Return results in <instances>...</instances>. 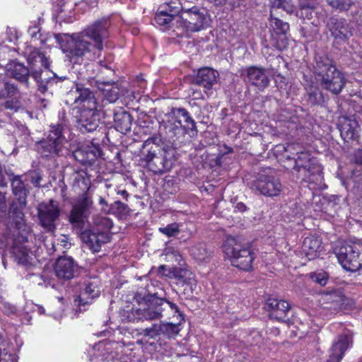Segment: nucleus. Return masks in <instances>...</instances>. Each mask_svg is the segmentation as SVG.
Instances as JSON below:
<instances>
[{
    "label": "nucleus",
    "instance_id": "nucleus-1",
    "mask_svg": "<svg viewBox=\"0 0 362 362\" xmlns=\"http://www.w3.org/2000/svg\"><path fill=\"white\" fill-rule=\"evenodd\" d=\"M109 26L108 19L103 18L78 34L66 35L60 43L66 57L74 64L82 62L84 58L94 59L103 49V40L108 37Z\"/></svg>",
    "mask_w": 362,
    "mask_h": 362
},
{
    "label": "nucleus",
    "instance_id": "nucleus-2",
    "mask_svg": "<svg viewBox=\"0 0 362 362\" xmlns=\"http://www.w3.org/2000/svg\"><path fill=\"white\" fill-rule=\"evenodd\" d=\"M223 252L234 267L245 271L252 267V262L256 257L251 244L239 238H228L223 245Z\"/></svg>",
    "mask_w": 362,
    "mask_h": 362
},
{
    "label": "nucleus",
    "instance_id": "nucleus-3",
    "mask_svg": "<svg viewBox=\"0 0 362 362\" xmlns=\"http://www.w3.org/2000/svg\"><path fill=\"white\" fill-rule=\"evenodd\" d=\"M175 153L173 149L151 147L146 153H143L139 164L156 174H162L173 168L175 162Z\"/></svg>",
    "mask_w": 362,
    "mask_h": 362
},
{
    "label": "nucleus",
    "instance_id": "nucleus-4",
    "mask_svg": "<svg viewBox=\"0 0 362 362\" xmlns=\"http://www.w3.org/2000/svg\"><path fill=\"white\" fill-rule=\"evenodd\" d=\"M315 75L317 82L322 88L334 94L339 93L345 85L343 74L329 63L317 62L315 67Z\"/></svg>",
    "mask_w": 362,
    "mask_h": 362
},
{
    "label": "nucleus",
    "instance_id": "nucleus-5",
    "mask_svg": "<svg viewBox=\"0 0 362 362\" xmlns=\"http://www.w3.org/2000/svg\"><path fill=\"white\" fill-rule=\"evenodd\" d=\"M334 253L339 262L347 271L356 272L362 269V243L349 241L337 245Z\"/></svg>",
    "mask_w": 362,
    "mask_h": 362
},
{
    "label": "nucleus",
    "instance_id": "nucleus-6",
    "mask_svg": "<svg viewBox=\"0 0 362 362\" xmlns=\"http://www.w3.org/2000/svg\"><path fill=\"white\" fill-rule=\"evenodd\" d=\"M180 118H183L185 131L193 130L195 129V122L189 116L188 112L184 108H175L165 115L163 119L165 129L173 134L180 133L181 130Z\"/></svg>",
    "mask_w": 362,
    "mask_h": 362
},
{
    "label": "nucleus",
    "instance_id": "nucleus-7",
    "mask_svg": "<svg viewBox=\"0 0 362 362\" xmlns=\"http://www.w3.org/2000/svg\"><path fill=\"white\" fill-rule=\"evenodd\" d=\"M68 104H76L80 110L83 109L97 110L98 103L92 92L82 85L76 84L75 90H70L66 95Z\"/></svg>",
    "mask_w": 362,
    "mask_h": 362
},
{
    "label": "nucleus",
    "instance_id": "nucleus-8",
    "mask_svg": "<svg viewBox=\"0 0 362 362\" xmlns=\"http://www.w3.org/2000/svg\"><path fill=\"white\" fill-rule=\"evenodd\" d=\"M165 299L155 296H147L144 298L143 308H139L136 312L141 318L146 320H158L162 317L165 309Z\"/></svg>",
    "mask_w": 362,
    "mask_h": 362
},
{
    "label": "nucleus",
    "instance_id": "nucleus-9",
    "mask_svg": "<svg viewBox=\"0 0 362 362\" xmlns=\"http://www.w3.org/2000/svg\"><path fill=\"white\" fill-rule=\"evenodd\" d=\"M47 140L42 143V153L45 156L59 155L62 151L65 138L62 134L61 124L52 125Z\"/></svg>",
    "mask_w": 362,
    "mask_h": 362
},
{
    "label": "nucleus",
    "instance_id": "nucleus-10",
    "mask_svg": "<svg viewBox=\"0 0 362 362\" xmlns=\"http://www.w3.org/2000/svg\"><path fill=\"white\" fill-rule=\"evenodd\" d=\"M82 242L93 252H99L101 246L110 240V235L105 231L90 227L81 233Z\"/></svg>",
    "mask_w": 362,
    "mask_h": 362
},
{
    "label": "nucleus",
    "instance_id": "nucleus-11",
    "mask_svg": "<svg viewBox=\"0 0 362 362\" xmlns=\"http://www.w3.org/2000/svg\"><path fill=\"white\" fill-rule=\"evenodd\" d=\"M92 201L86 194H83L77 204L73 207L69 216V221L76 228H82L88 216V208Z\"/></svg>",
    "mask_w": 362,
    "mask_h": 362
},
{
    "label": "nucleus",
    "instance_id": "nucleus-12",
    "mask_svg": "<svg viewBox=\"0 0 362 362\" xmlns=\"http://www.w3.org/2000/svg\"><path fill=\"white\" fill-rule=\"evenodd\" d=\"M59 211L54 202L50 200L48 204H42L38 208V216L42 226L47 231L55 229V221L58 218Z\"/></svg>",
    "mask_w": 362,
    "mask_h": 362
},
{
    "label": "nucleus",
    "instance_id": "nucleus-13",
    "mask_svg": "<svg viewBox=\"0 0 362 362\" xmlns=\"http://www.w3.org/2000/svg\"><path fill=\"white\" fill-rule=\"evenodd\" d=\"M269 25L275 33V35L272 34L274 45L280 50L285 49L288 46V40L286 37V33L289 29V25L287 23L274 17L273 10H272Z\"/></svg>",
    "mask_w": 362,
    "mask_h": 362
},
{
    "label": "nucleus",
    "instance_id": "nucleus-14",
    "mask_svg": "<svg viewBox=\"0 0 362 362\" xmlns=\"http://www.w3.org/2000/svg\"><path fill=\"white\" fill-rule=\"evenodd\" d=\"M253 187L259 194L269 197L277 196L281 191V185L279 180L267 175H261L253 185Z\"/></svg>",
    "mask_w": 362,
    "mask_h": 362
},
{
    "label": "nucleus",
    "instance_id": "nucleus-15",
    "mask_svg": "<svg viewBox=\"0 0 362 362\" xmlns=\"http://www.w3.org/2000/svg\"><path fill=\"white\" fill-rule=\"evenodd\" d=\"M338 128L341 138L345 142L357 141L358 135V124L355 116L351 117L341 116L338 119Z\"/></svg>",
    "mask_w": 362,
    "mask_h": 362
},
{
    "label": "nucleus",
    "instance_id": "nucleus-16",
    "mask_svg": "<svg viewBox=\"0 0 362 362\" xmlns=\"http://www.w3.org/2000/svg\"><path fill=\"white\" fill-rule=\"evenodd\" d=\"M184 27L187 31L198 32L204 28L207 24V17L204 12L197 7L185 16H180Z\"/></svg>",
    "mask_w": 362,
    "mask_h": 362
},
{
    "label": "nucleus",
    "instance_id": "nucleus-17",
    "mask_svg": "<svg viewBox=\"0 0 362 362\" xmlns=\"http://www.w3.org/2000/svg\"><path fill=\"white\" fill-rule=\"evenodd\" d=\"M328 28L332 35L339 42H344L352 35V27L342 18H331Z\"/></svg>",
    "mask_w": 362,
    "mask_h": 362
},
{
    "label": "nucleus",
    "instance_id": "nucleus-18",
    "mask_svg": "<svg viewBox=\"0 0 362 362\" xmlns=\"http://www.w3.org/2000/svg\"><path fill=\"white\" fill-rule=\"evenodd\" d=\"M245 79L247 82L256 86L259 90L267 88L269 83V79L266 74V70L262 67L250 66L244 69Z\"/></svg>",
    "mask_w": 362,
    "mask_h": 362
},
{
    "label": "nucleus",
    "instance_id": "nucleus-19",
    "mask_svg": "<svg viewBox=\"0 0 362 362\" xmlns=\"http://www.w3.org/2000/svg\"><path fill=\"white\" fill-rule=\"evenodd\" d=\"M219 74L216 70L204 67L198 71L197 76L194 79V83L204 88V92L209 96V91L217 83Z\"/></svg>",
    "mask_w": 362,
    "mask_h": 362
},
{
    "label": "nucleus",
    "instance_id": "nucleus-20",
    "mask_svg": "<svg viewBox=\"0 0 362 362\" xmlns=\"http://www.w3.org/2000/svg\"><path fill=\"white\" fill-rule=\"evenodd\" d=\"M76 264L71 257H60L56 262L54 272L59 279L69 280L74 277Z\"/></svg>",
    "mask_w": 362,
    "mask_h": 362
},
{
    "label": "nucleus",
    "instance_id": "nucleus-21",
    "mask_svg": "<svg viewBox=\"0 0 362 362\" xmlns=\"http://www.w3.org/2000/svg\"><path fill=\"white\" fill-rule=\"evenodd\" d=\"M78 124L81 131L93 132L99 124V116L97 110L83 109L79 111Z\"/></svg>",
    "mask_w": 362,
    "mask_h": 362
},
{
    "label": "nucleus",
    "instance_id": "nucleus-22",
    "mask_svg": "<svg viewBox=\"0 0 362 362\" xmlns=\"http://www.w3.org/2000/svg\"><path fill=\"white\" fill-rule=\"evenodd\" d=\"M101 151L98 146L92 143L82 145L74 152V156L83 164H90L100 156Z\"/></svg>",
    "mask_w": 362,
    "mask_h": 362
},
{
    "label": "nucleus",
    "instance_id": "nucleus-23",
    "mask_svg": "<svg viewBox=\"0 0 362 362\" xmlns=\"http://www.w3.org/2000/svg\"><path fill=\"white\" fill-rule=\"evenodd\" d=\"M351 343V337L349 335L345 334L338 336L330 349L329 358L327 362H340Z\"/></svg>",
    "mask_w": 362,
    "mask_h": 362
},
{
    "label": "nucleus",
    "instance_id": "nucleus-24",
    "mask_svg": "<svg viewBox=\"0 0 362 362\" xmlns=\"http://www.w3.org/2000/svg\"><path fill=\"white\" fill-rule=\"evenodd\" d=\"M304 163L308 165V167L298 168V173H299V176L301 177L303 180L308 182H314L320 180L322 177V168L318 164L317 160L315 158L311 157L308 153V160H305Z\"/></svg>",
    "mask_w": 362,
    "mask_h": 362
},
{
    "label": "nucleus",
    "instance_id": "nucleus-25",
    "mask_svg": "<svg viewBox=\"0 0 362 362\" xmlns=\"http://www.w3.org/2000/svg\"><path fill=\"white\" fill-rule=\"evenodd\" d=\"M266 305L270 311V317L279 321L285 320L290 308L288 302L276 298H269Z\"/></svg>",
    "mask_w": 362,
    "mask_h": 362
},
{
    "label": "nucleus",
    "instance_id": "nucleus-26",
    "mask_svg": "<svg viewBox=\"0 0 362 362\" xmlns=\"http://www.w3.org/2000/svg\"><path fill=\"white\" fill-rule=\"evenodd\" d=\"M100 292L96 279L86 282L83 288L78 296V300H76L75 302L78 303L77 305L78 307L90 304L93 299L99 296Z\"/></svg>",
    "mask_w": 362,
    "mask_h": 362
},
{
    "label": "nucleus",
    "instance_id": "nucleus-27",
    "mask_svg": "<svg viewBox=\"0 0 362 362\" xmlns=\"http://www.w3.org/2000/svg\"><path fill=\"white\" fill-rule=\"evenodd\" d=\"M322 248V240L313 235L305 238L302 245L303 252L309 260L317 257Z\"/></svg>",
    "mask_w": 362,
    "mask_h": 362
},
{
    "label": "nucleus",
    "instance_id": "nucleus-28",
    "mask_svg": "<svg viewBox=\"0 0 362 362\" xmlns=\"http://www.w3.org/2000/svg\"><path fill=\"white\" fill-rule=\"evenodd\" d=\"M5 71L7 75L11 76L15 79L22 83L28 82L29 71L23 64L12 61L6 64Z\"/></svg>",
    "mask_w": 362,
    "mask_h": 362
},
{
    "label": "nucleus",
    "instance_id": "nucleus-29",
    "mask_svg": "<svg viewBox=\"0 0 362 362\" xmlns=\"http://www.w3.org/2000/svg\"><path fill=\"white\" fill-rule=\"evenodd\" d=\"M114 122L116 129L126 134L131 130L132 119L131 115L123 110H119L115 113Z\"/></svg>",
    "mask_w": 362,
    "mask_h": 362
},
{
    "label": "nucleus",
    "instance_id": "nucleus-30",
    "mask_svg": "<svg viewBox=\"0 0 362 362\" xmlns=\"http://www.w3.org/2000/svg\"><path fill=\"white\" fill-rule=\"evenodd\" d=\"M191 256L199 263L208 262L211 257V251L204 243L193 245L190 250Z\"/></svg>",
    "mask_w": 362,
    "mask_h": 362
},
{
    "label": "nucleus",
    "instance_id": "nucleus-31",
    "mask_svg": "<svg viewBox=\"0 0 362 362\" xmlns=\"http://www.w3.org/2000/svg\"><path fill=\"white\" fill-rule=\"evenodd\" d=\"M12 253L18 264H27L32 259V253L24 245H15L12 249Z\"/></svg>",
    "mask_w": 362,
    "mask_h": 362
},
{
    "label": "nucleus",
    "instance_id": "nucleus-32",
    "mask_svg": "<svg viewBox=\"0 0 362 362\" xmlns=\"http://www.w3.org/2000/svg\"><path fill=\"white\" fill-rule=\"evenodd\" d=\"M9 344L0 334V362H18V356L8 349Z\"/></svg>",
    "mask_w": 362,
    "mask_h": 362
},
{
    "label": "nucleus",
    "instance_id": "nucleus-33",
    "mask_svg": "<svg viewBox=\"0 0 362 362\" xmlns=\"http://www.w3.org/2000/svg\"><path fill=\"white\" fill-rule=\"evenodd\" d=\"M26 54H28V62L30 64H35L39 60L42 66L46 69L49 68V59L40 53L37 49L28 47L26 49Z\"/></svg>",
    "mask_w": 362,
    "mask_h": 362
},
{
    "label": "nucleus",
    "instance_id": "nucleus-34",
    "mask_svg": "<svg viewBox=\"0 0 362 362\" xmlns=\"http://www.w3.org/2000/svg\"><path fill=\"white\" fill-rule=\"evenodd\" d=\"M317 3L315 0H310L308 2L302 1L300 4V8L298 11V16L310 20L315 15V9Z\"/></svg>",
    "mask_w": 362,
    "mask_h": 362
},
{
    "label": "nucleus",
    "instance_id": "nucleus-35",
    "mask_svg": "<svg viewBox=\"0 0 362 362\" xmlns=\"http://www.w3.org/2000/svg\"><path fill=\"white\" fill-rule=\"evenodd\" d=\"M113 223L110 218L106 216L96 215L93 217V226L90 227L98 228L100 231L108 233Z\"/></svg>",
    "mask_w": 362,
    "mask_h": 362
},
{
    "label": "nucleus",
    "instance_id": "nucleus-36",
    "mask_svg": "<svg viewBox=\"0 0 362 362\" xmlns=\"http://www.w3.org/2000/svg\"><path fill=\"white\" fill-rule=\"evenodd\" d=\"M105 88H99L103 91L105 98L110 103H115L119 98V88L117 86H111L108 83L104 84Z\"/></svg>",
    "mask_w": 362,
    "mask_h": 362
},
{
    "label": "nucleus",
    "instance_id": "nucleus-37",
    "mask_svg": "<svg viewBox=\"0 0 362 362\" xmlns=\"http://www.w3.org/2000/svg\"><path fill=\"white\" fill-rule=\"evenodd\" d=\"M13 192L16 196L18 197V199H25V189L24 184L21 181L19 177L13 178L11 182Z\"/></svg>",
    "mask_w": 362,
    "mask_h": 362
},
{
    "label": "nucleus",
    "instance_id": "nucleus-38",
    "mask_svg": "<svg viewBox=\"0 0 362 362\" xmlns=\"http://www.w3.org/2000/svg\"><path fill=\"white\" fill-rule=\"evenodd\" d=\"M173 18L172 14H170L167 10H160L155 16V21L160 25H168Z\"/></svg>",
    "mask_w": 362,
    "mask_h": 362
},
{
    "label": "nucleus",
    "instance_id": "nucleus-39",
    "mask_svg": "<svg viewBox=\"0 0 362 362\" xmlns=\"http://www.w3.org/2000/svg\"><path fill=\"white\" fill-rule=\"evenodd\" d=\"M180 332L178 325L172 323H161V334L173 337Z\"/></svg>",
    "mask_w": 362,
    "mask_h": 362
},
{
    "label": "nucleus",
    "instance_id": "nucleus-40",
    "mask_svg": "<svg viewBox=\"0 0 362 362\" xmlns=\"http://www.w3.org/2000/svg\"><path fill=\"white\" fill-rule=\"evenodd\" d=\"M52 245L54 251L61 250L64 252V250L68 249L71 246V243L67 235H61L57 239V243H52Z\"/></svg>",
    "mask_w": 362,
    "mask_h": 362
},
{
    "label": "nucleus",
    "instance_id": "nucleus-41",
    "mask_svg": "<svg viewBox=\"0 0 362 362\" xmlns=\"http://www.w3.org/2000/svg\"><path fill=\"white\" fill-rule=\"evenodd\" d=\"M325 300L339 305L343 301L344 296L340 291H332L325 294Z\"/></svg>",
    "mask_w": 362,
    "mask_h": 362
},
{
    "label": "nucleus",
    "instance_id": "nucleus-42",
    "mask_svg": "<svg viewBox=\"0 0 362 362\" xmlns=\"http://www.w3.org/2000/svg\"><path fill=\"white\" fill-rule=\"evenodd\" d=\"M311 279L320 284V286H325L327 284L329 279V275L324 271H318L310 274Z\"/></svg>",
    "mask_w": 362,
    "mask_h": 362
},
{
    "label": "nucleus",
    "instance_id": "nucleus-43",
    "mask_svg": "<svg viewBox=\"0 0 362 362\" xmlns=\"http://www.w3.org/2000/svg\"><path fill=\"white\" fill-rule=\"evenodd\" d=\"M328 4L339 10H348L354 4L352 0H327Z\"/></svg>",
    "mask_w": 362,
    "mask_h": 362
},
{
    "label": "nucleus",
    "instance_id": "nucleus-44",
    "mask_svg": "<svg viewBox=\"0 0 362 362\" xmlns=\"http://www.w3.org/2000/svg\"><path fill=\"white\" fill-rule=\"evenodd\" d=\"M142 334L151 339L156 337L161 334V323L154 324L152 327L143 329Z\"/></svg>",
    "mask_w": 362,
    "mask_h": 362
},
{
    "label": "nucleus",
    "instance_id": "nucleus-45",
    "mask_svg": "<svg viewBox=\"0 0 362 362\" xmlns=\"http://www.w3.org/2000/svg\"><path fill=\"white\" fill-rule=\"evenodd\" d=\"M296 157L293 158L295 162L294 168L298 171L299 168H307L308 165L304 163V160H308V152H300L297 153Z\"/></svg>",
    "mask_w": 362,
    "mask_h": 362
},
{
    "label": "nucleus",
    "instance_id": "nucleus-46",
    "mask_svg": "<svg viewBox=\"0 0 362 362\" xmlns=\"http://www.w3.org/2000/svg\"><path fill=\"white\" fill-rule=\"evenodd\" d=\"M269 1L272 5V9L281 8L287 12L292 10L290 0H269Z\"/></svg>",
    "mask_w": 362,
    "mask_h": 362
},
{
    "label": "nucleus",
    "instance_id": "nucleus-47",
    "mask_svg": "<svg viewBox=\"0 0 362 362\" xmlns=\"http://www.w3.org/2000/svg\"><path fill=\"white\" fill-rule=\"evenodd\" d=\"M159 230L168 237H173L178 234L180 230L176 223L170 224L164 228H160Z\"/></svg>",
    "mask_w": 362,
    "mask_h": 362
},
{
    "label": "nucleus",
    "instance_id": "nucleus-48",
    "mask_svg": "<svg viewBox=\"0 0 362 362\" xmlns=\"http://www.w3.org/2000/svg\"><path fill=\"white\" fill-rule=\"evenodd\" d=\"M164 255L166 256V258L168 259V261H173L180 262V260L181 259V256L180 253L175 250L173 248L171 247H167L165 248L164 251Z\"/></svg>",
    "mask_w": 362,
    "mask_h": 362
},
{
    "label": "nucleus",
    "instance_id": "nucleus-49",
    "mask_svg": "<svg viewBox=\"0 0 362 362\" xmlns=\"http://www.w3.org/2000/svg\"><path fill=\"white\" fill-rule=\"evenodd\" d=\"M180 8V16L187 15V13L192 11L194 8L197 6H191V3L187 0H180L179 1Z\"/></svg>",
    "mask_w": 362,
    "mask_h": 362
},
{
    "label": "nucleus",
    "instance_id": "nucleus-50",
    "mask_svg": "<svg viewBox=\"0 0 362 362\" xmlns=\"http://www.w3.org/2000/svg\"><path fill=\"white\" fill-rule=\"evenodd\" d=\"M322 94L315 90L314 92H311L308 93V102L312 105L320 104L322 102Z\"/></svg>",
    "mask_w": 362,
    "mask_h": 362
},
{
    "label": "nucleus",
    "instance_id": "nucleus-51",
    "mask_svg": "<svg viewBox=\"0 0 362 362\" xmlns=\"http://www.w3.org/2000/svg\"><path fill=\"white\" fill-rule=\"evenodd\" d=\"M167 6H168V8H166L164 10H167L170 14H172L173 17H174L175 15L180 13L179 3L172 1L170 4H168Z\"/></svg>",
    "mask_w": 362,
    "mask_h": 362
},
{
    "label": "nucleus",
    "instance_id": "nucleus-52",
    "mask_svg": "<svg viewBox=\"0 0 362 362\" xmlns=\"http://www.w3.org/2000/svg\"><path fill=\"white\" fill-rule=\"evenodd\" d=\"M6 212V197L0 192V216H4Z\"/></svg>",
    "mask_w": 362,
    "mask_h": 362
},
{
    "label": "nucleus",
    "instance_id": "nucleus-53",
    "mask_svg": "<svg viewBox=\"0 0 362 362\" xmlns=\"http://www.w3.org/2000/svg\"><path fill=\"white\" fill-rule=\"evenodd\" d=\"M4 88L6 90L7 95H14L17 92V88L12 83L6 82L4 83Z\"/></svg>",
    "mask_w": 362,
    "mask_h": 362
},
{
    "label": "nucleus",
    "instance_id": "nucleus-54",
    "mask_svg": "<svg viewBox=\"0 0 362 362\" xmlns=\"http://www.w3.org/2000/svg\"><path fill=\"white\" fill-rule=\"evenodd\" d=\"M5 107L8 110L16 111L19 107V104L17 101H7L5 103Z\"/></svg>",
    "mask_w": 362,
    "mask_h": 362
},
{
    "label": "nucleus",
    "instance_id": "nucleus-55",
    "mask_svg": "<svg viewBox=\"0 0 362 362\" xmlns=\"http://www.w3.org/2000/svg\"><path fill=\"white\" fill-rule=\"evenodd\" d=\"M41 180L42 177L37 173H33L31 176V182L35 187H39L40 185Z\"/></svg>",
    "mask_w": 362,
    "mask_h": 362
},
{
    "label": "nucleus",
    "instance_id": "nucleus-56",
    "mask_svg": "<svg viewBox=\"0 0 362 362\" xmlns=\"http://www.w3.org/2000/svg\"><path fill=\"white\" fill-rule=\"evenodd\" d=\"M40 30L39 26L37 24H35L33 27L29 28L28 33L32 37H35Z\"/></svg>",
    "mask_w": 362,
    "mask_h": 362
},
{
    "label": "nucleus",
    "instance_id": "nucleus-57",
    "mask_svg": "<svg viewBox=\"0 0 362 362\" xmlns=\"http://www.w3.org/2000/svg\"><path fill=\"white\" fill-rule=\"evenodd\" d=\"M167 305L170 308V309L172 310H173L175 313H177L180 316H181V313H180V310H179L178 307L177 306V305H175L173 303H171L170 301H168V300H165V305H164V306Z\"/></svg>",
    "mask_w": 362,
    "mask_h": 362
},
{
    "label": "nucleus",
    "instance_id": "nucleus-58",
    "mask_svg": "<svg viewBox=\"0 0 362 362\" xmlns=\"http://www.w3.org/2000/svg\"><path fill=\"white\" fill-rule=\"evenodd\" d=\"M115 205L117 206V209H119L122 212H125L127 211V209H128V206L127 204H125L119 201L115 202Z\"/></svg>",
    "mask_w": 362,
    "mask_h": 362
},
{
    "label": "nucleus",
    "instance_id": "nucleus-59",
    "mask_svg": "<svg viewBox=\"0 0 362 362\" xmlns=\"http://www.w3.org/2000/svg\"><path fill=\"white\" fill-rule=\"evenodd\" d=\"M354 160L356 163L362 164V148L355 153Z\"/></svg>",
    "mask_w": 362,
    "mask_h": 362
},
{
    "label": "nucleus",
    "instance_id": "nucleus-60",
    "mask_svg": "<svg viewBox=\"0 0 362 362\" xmlns=\"http://www.w3.org/2000/svg\"><path fill=\"white\" fill-rule=\"evenodd\" d=\"M192 96L194 99H200L203 98V95L200 91H193Z\"/></svg>",
    "mask_w": 362,
    "mask_h": 362
},
{
    "label": "nucleus",
    "instance_id": "nucleus-61",
    "mask_svg": "<svg viewBox=\"0 0 362 362\" xmlns=\"http://www.w3.org/2000/svg\"><path fill=\"white\" fill-rule=\"evenodd\" d=\"M235 207H236V209H238L240 211H244L246 209L245 205L244 204L241 203V202L240 203H238L236 204Z\"/></svg>",
    "mask_w": 362,
    "mask_h": 362
},
{
    "label": "nucleus",
    "instance_id": "nucleus-62",
    "mask_svg": "<svg viewBox=\"0 0 362 362\" xmlns=\"http://www.w3.org/2000/svg\"><path fill=\"white\" fill-rule=\"evenodd\" d=\"M117 194H118L122 195L123 197H124V198H126V199H127V197H128V193H127V192L126 190H124V189L118 191V192H117Z\"/></svg>",
    "mask_w": 362,
    "mask_h": 362
},
{
    "label": "nucleus",
    "instance_id": "nucleus-63",
    "mask_svg": "<svg viewBox=\"0 0 362 362\" xmlns=\"http://www.w3.org/2000/svg\"><path fill=\"white\" fill-rule=\"evenodd\" d=\"M212 3L216 5H221L225 3V0H210Z\"/></svg>",
    "mask_w": 362,
    "mask_h": 362
},
{
    "label": "nucleus",
    "instance_id": "nucleus-64",
    "mask_svg": "<svg viewBox=\"0 0 362 362\" xmlns=\"http://www.w3.org/2000/svg\"><path fill=\"white\" fill-rule=\"evenodd\" d=\"M99 203L103 205H107V202H106L105 199L103 197H100Z\"/></svg>",
    "mask_w": 362,
    "mask_h": 362
}]
</instances>
